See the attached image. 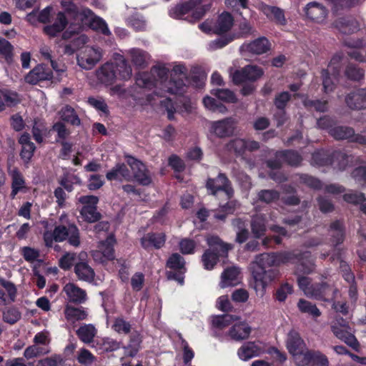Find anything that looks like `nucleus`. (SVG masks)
<instances>
[{
    "instance_id": "37",
    "label": "nucleus",
    "mask_w": 366,
    "mask_h": 366,
    "mask_svg": "<svg viewBox=\"0 0 366 366\" xmlns=\"http://www.w3.org/2000/svg\"><path fill=\"white\" fill-rule=\"evenodd\" d=\"M100 353L116 351L121 347V343L110 337H103L95 341L92 346Z\"/></svg>"
},
{
    "instance_id": "31",
    "label": "nucleus",
    "mask_w": 366,
    "mask_h": 366,
    "mask_svg": "<svg viewBox=\"0 0 366 366\" xmlns=\"http://www.w3.org/2000/svg\"><path fill=\"white\" fill-rule=\"evenodd\" d=\"M302 361L305 362L298 366H329L327 357L320 351H307Z\"/></svg>"
},
{
    "instance_id": "7",
    "label": "nucleus",
    "mask_w": 366,
    "mask_h": 366,
    "mask_svg": "<svg viewBox=\"0 0 366 366\" xmlns=\"http://www.w3.org/2000/svg\"><path fill=\"white\" fill-rule=\"evenodd\" d=\"M352 157L347 156L341 152H334L330 155L324 152H317L312 154V163L320 166L332 165L334 169L343 170Z\"/></svg>"
},
{
    "instance_id": "5",
    "label": "nucleus",
    "mask_w": 366,
    "mask_h": 366,
    "mask_svg": "<svg viewBox=\"0 0 366 366\" xmlns=\"http://www.w3.org/2000/svg\"><path fill=\"white\" fill-rule=\"evenodd\" d=\"M207 242L209 249L203 254L202 261L204 267L210 270L217 264L219 257L226 256L228 251L232 249V246L223 242L217 236L214 235L208 236Z\"/></svg>"
},
{
    "instance_id": "16",
    "label": "nucleus",
    "mask_w": 366,
    "mask_h": 366,
    "mask_svg": "<svg viewBox=\"0 0 366 366\" xmlns=\"http://www.w3.org/2000/svg\"><path fill=\"white\" fill-rule=\"evenodd\" d=\"M114 244L115 239L112 235L109 236L105 241L101 242L99 249L92 252L94 259L101 263L113 259L114 257Z\"/></svg>"
},
{
    "instance_id": "21",
    "label": "nucleus",
    "mask_w": 366,
    "mask_h": 366,
    "mask_svg": "<svg viewBox=\"0 0 366 366\" xmlns=\"http://www.w3.org/2000/svg\"><path fill=\"white\" fill-rule=\"evenodd\" d=\"M241 269L237 266L227 267L221 274L219 286L222 288L237 285L241 282Z\"/></svg>"
},
{
    "instance_id": "25",
    "label": "nucleus",
    "mask_w": 366,
    "mask_h": 366,
    "mask_svg": "<svg viewBox=\"0 0 366 366\" xmlns=\"http://www.w3.org/2000/svg\"><path fill=\"white\" fill-rule=\"evenodd\" d=\"M342 326V327H339L336 324H333L331 326L332 332L338 339L345 342L354 350H357L359 343L355 337L348 331L349 327L347 324H344Z\"/></svg>"
},
{
    "instance_id": "47",
    "label": "nucleus",
    "mask_w": 366,
    "mask_h": 366,
    "mask_svg": "<svg viewBox=\"0 0 366 366\" xmlns=\"http://www.w3.org/2000/svg\"><path fill=\"white\" fill-rule=\"evenodd\" d=\"M239 320V317L231 315H224L216 316L212 319V325L218 329H224L229 325H233L234 322Z\"/></svg>"
},
{
    "instance_id": "15",
    "label": "nucleus",
    "mask_w": 366,
    "mask_h": 366,
    "mask_svg": "<svg viewBox=\"0 0 366 366\" xmlns=\"http://www.w3.org/2000/svg\"><path fill=\"white\" fill-rule=\"evenodd\" d=\"M8 175L11 180L10 197L14 199L19 193H26L28 187L24 174L15 167H8Z\"/></svg>"
},
{
    "instance_id": "3",
    "label": "nucleus",
    "mask_w": 366,
    "mask_h": 366,
    "mask_svg": "<svg viewBox=\"0 0 366 366\" xmlns=\"http://www.w3.org/2000/svg\"><path fill=\"white\" fill-rule=\"evenodd\" d=\"M169 68L165 64H159L152 67L151 75L153 77L150 79V74L148 73H139L136 77V84L141 88H152V86H159L164 91L167 92L168 74Z\"/></svg>"
},
{
    "instance_id": "64",
    "label": "nucleus",
    "mask_w": 366,
    "mask_h": 366,
    "mask_svg": "<svg viewBox=\"0 0 366 366\" xmlns=\"http://www.w3.org/2000/svg\"><path fill=\"white\" fill-rule=\"evenodd\" d=\"M284 157L285 161L292 166L298 165L302 161V157L300 154L294 151H287L278 154V156Z\"/></svg>"
},
{
    "instance_id": "60",
    "label": "nucleus",
    "mask_w": 366,
    "mask_h": 366,
    "mask_svg": "<svg viewBox=\"0 0 366 366\" xmlns=\"http://www.w3.org/2000/svg\"><path fill=\"white\" fill-rule=\"evenodd\" d=\"M95 360L96 357L87 349L81 348L79 350L77 356V360L80 364L89 365L94 362Z\"/></svg>"
},
{
    "instance_id": "4",
    "label": "nucleus",
    "mask_w": 366,
    "mask_h": 366,
    "mask_svg": "<svg viewBox=\"0 0 366 366\" xmlns=\"http://www.w3.org/2000/svg\"><path fill=\"white\" fill-rule=\"evenodd\" d=\"M212 4V0H189L171 9L169 14L173 18L181 19L185 14L191 13L192 17L198 20L210 9Z\"/></svg>"
},
{
    "instance_id": "49",
    "label": "nucleus",
    "mask_w": 366,
    "mask_h": 366,
    "mask_svg": "<svg viewBox=\"0 0 366 366\" xmlns=\"http://www.w3.org/2000/svg\"><path fill=\"white\" fill-rule=\"evenodd\" d=\"M61 6L75 21H80V13L84 8L77 7L71 0H61Z\"/></svg>"
},
{
    "instance_id": "52",
    "label": "nucleus",
    "mask_w": 366,
    "mask_h": 366,
    "mask_svg": "<svg viewBox=\"0 0 366 366\" xmlns=\"http://www.w3.org/2000/svg\"><path fill=\"white\" fill-rule=\"evenodd\" d=\"M226 149L237 154H242L246 151V140L239 138L234 139L226 145Z\"/></svg>"
},
{
    "instance_id": "18",
    "label": "nucleus",
    "mask_w": 366,
    "mask_h": 366,
    "mask_svg": "<svg viewBox=\"0 0 366 366\" xmlns=\"http://www.w3.org/2000/svg\"><path fill=\"white\" fill-rule=\"evenodd\" d=\"M345 104L353 110L366 109V88L355 89L345 97Z\"/></svg>"
},
{
    "instance_id": "36",
    "label": "nucleus",
    "mask_w": 366,
    "mask_h": 366,
    "mask_svg": "<svg viewBox=\"0 0 366 366\" xmlns=\"http://www.w3.org/2000/svg\"><path fill=\"white\" fill-rule=\"evenodd\" d=\"M298 285L305 295L310 298L320 299L324 298L326 294L319 291V288H314L315 285L310 284V280L307 277H299Z\"/></svg>"
},
{
    "instance_id": "43",
    "label": "nucleus",
    "mask_w": 366,
    "mask_h": 366,
    "mask_svg": "<svg viewBox=\"0 0 366 366\" xmlns=\"http://www.w3.org/2000/svg\"><path fill=\"white\" fill-rule=\"evenodd\" d=\"M262 11L270 19L280 24H285L283 11L278 7L264 4L261 6Z\"/></svg>"
},
{
    "instance_id": "29",
    "label": "nucleus",
    "mask_w": 366,
    "mask_h": 366,
    "mask_svg": "<svg viewBox=\"0 0 366 366\" xmlns=\"http://www.w3.org/2000/svg\"><path fill=\"white\" fill-rule=\"evenodd\" d=\"M68 20L63 11H59L51 24L44 28V32L50 36H55L61 32L67 26Z\"/></svg>"
},
{
    "instance_id": "11",
    "label": "nucleus",
    "mask_w": 366,
    "mask_h": 366,
    "mask_svg": "<svg viewBox=\"0 0 366 366\" xmlns=\"http://www.w3.org/2000/svg\"><path fill=\"white\" fill-rule=\"evenodd\" d=\"M264 74L263 70L255 65H247L241 69H230L229 76L235 84L245 81H254Z\"/></svg>"
},
{
    "instance_id": "40",
    "label": "nucleus",
    "mask_w": 366,
    "mask_h": 366,
    "mask_svg": "<svg viewBox=\"0 0 366 366\" xmlns=\"http://www.w3.org/2000/svg\"><path fill=\"white\" fill-rule=\"evenodd\" d=\"M336 27L345 34L356 32L360 29L358 22L352 17L341 18L335 22Z\"/></svg>"
},
{
    "instance_id": "56",
    "label": "nucleus",
    "mask_w": 366,
    "mask_h": 366,
    "mask_svg": "<svg viewBox=\"0 0 366 366\" xmlns=\"http://www.w3.org/2000/svg\"><path fill=\"white\" fill-rule=\"evenodd\" d=\"M314 288H319V291L323 294H326L324 298H320V300L327 301L329 299H335L337 297L338 290L332 286L322 284L315 285Z\"/></svg>"
},
{
    "instance_id": "53",
    "label": "nucleus",
    "mask_w": 366,
    "mask_h": 366,
    "mask_svg": "<svg viewBox=\"0 0 366 366\" xmlns=\"http://www.w3.org/2000/svg\"><path fill=\"white\" fill-rule=\"evenodd\" d=\"M212 94L216 96L219 99L226 102L234 103L237 100L235 94L232 91L227 89H213Z\"/></svg>"
},
{
    "instance_id": "59",
    "label": "nucleus",
    "mask_w": 366,
    "mask_h": 366,
    "mask_svg": "<svg viewBox=\"0 0 366 366\" xmlns=\"http://www.w3.org/2000/svg\"><path fill=\"white\" fill-rule=\"evenodd\" d=\"M16 102V94L0 90V111L4 110L6 106H11Z\"/></svg>"
},
{
    "instance_id": "1",
    "label": "nucleus",
    "mask_w": 366,
    "mask_h": 366,
    "mask_svg": "<svg viewBox=\"0 0 366 366\" xmlns=\"http://www.w3.org/2000/svg\"><path fill=\"white\" fill-rule=\"evenodd\" d=\"M295 258H296L295 254L289 252L277 254L264 253L256 257L255 261L251 266V270L255 281L254 289L257 290V287H261L260 295H263L267 284L277 275V270L270 267L292 262Z\"/></svg>"
},
{
    "instance_id": "2",
    "label": "nucleus",
    "mask_w": 366,
    "mask_h": 366,
    "mask_svg": "<svg viewBox=\"0 0 366 366\" xmlns=\"http://www.w3.org/2000/svg\"><path fill=\"white\" fill-rule=\"evenodd\" d=\"M44 239L46 247H52L54 241H67L70 245L77 247L80 245L79 230L74 224L56 226L54 231L46 232Z\"/></svg>"
},
{
    "instance_id": "20",
    "label": "nucleus",
    "mask_w": 366,
    "mask_h": 366,
    "mask_svg": "<svg viewBox=\"0 0 366 366\" xmlns=\"http://www.w3.org/2000/svg\"><path fill=\"white\" fill-rule=\"evenodd\" d=\"M95 74L99 82L104 85L112 84L117 78L115 64L112 62H107L102 65L96 70Z\"/></svg>"
},
{
    "instance_id": "62",
    "label": "nucleus",
    "mask_w": 366,
    "mask_h": 366,
    "mask_svg": "<svg viewBox=\"0 0 366 366\" xmlns=\"http://www.w3.org/2000/svg\"><path fill=\"white\" fill-rule=\"evenodd\" d=\"M236 38L235 35L229 36L227 37H221L213 40L209 43V49L210 50H216L218 49H221L226 45H227L229 42L234 40Z\"/></svg>"
},
{
    "instance_id": "34",
    "label": "nucleus",
    "mask_w": 366,
    "mask_h": 366,
    "mask_svg": "<svg viewBox=\"0 0 366 366\" xmlns=\"http://www.w3.org/2000/svg\"><path fill=\"white\" fill-rule=\"evenodd\" d=\"M165 241L166 236L164 233H148L141 239V244L144 249H159L163 247Z\"/></svg>"
},
{
    "instance_id": "23",
    "label": "nucleus",
    "mask_w": 366,
    "mask_h": 366,
    "mask_svg": "<svg viewBox=\"0 0 366 366\" xmlns=\"http://www.w3.org/2000/svg\"><path fill=\"white\" fill-rule=\"evenodd\" d=\"M305 12L307 18L317 23L323 22L328 14L325 6L316 1L307 4Z\"/></svg>"
},
{
    "instance_id": "58",
    "label": "nucleus",
    "mask_w": 366,
    "mask_h": 366,
    "mask_svg": "<svg viewBox=\"0 0 366 366\" xmlns=\"http://www.w3.org/2000/svg\"><path fill=\"white\" fill-rule=\"evenodd\" d=\"M237 202L235 201H229L224 205L219 207V211L224 214L217 213L214 214L216 219L224 220L227 214L233 213L237 208Z\"/></svg>"
},
{
    "instance_id": "30",
    "label": "nucleus",
    "mask_w": 366,
    "mask_h": 366,
    "mask_svg": "<svg viewBox=\"0 0 366 366\" xmlns=\"http://www.w3.org/2000/svg\"><path fill=\"white\" fill-rule=\"evenodd\" d=\"M106 177L109 181L117 180L122 182L130 181L132 175L126 164H117L107 173Z\"/></svg>"
},
{
    "instance_id": "44",
    "label": "nucleus",
    "mask_w": 366,
    "mask_h": 366,
    "mask_svg": "<svg viewBox=\"0 0 366 366\" xmlns=\"http://www.w3.org/2000/svg\"><path fill=\"white\" fill-rule=\"evenodd\" d=\"M330 134L336 139H348L354 134V129L346 126H335L330 129Z\"/></svg>"
},
{
    "instance_id": "17",
    "label": "nucleus",
    "mask_w": 366,
    "mask_h": 366,
    "mask_svg": "<svg viewBox=\"0 0 366 366\" xmlns=\"http://www.w3.org/2000/svg\"><path fill=\"white\" fill-rule=\"evenodd\" d=\"M207 187L212 192V194H215L219 191L224 192L227 199H230L234 192L229 179L222 173H219L215 179H209L207 182Z\"/></svg>"
},
{
    "instance_id": "24",
    "label": "nucleus",
    "mask_w": 366,
    "mask_h": 366,
    "mask_svg": "<svg viewBox=\"0 0 366 366\" xmlns=\"http://www.w3.org/2000/svg\"><path fill=\"white\" fill-rule=\"evenodd\" d=\"M252 332L251 327L239 319L234 322L228 331V336L233 340L241 341L247 339Z\"/></svg>"
},
{
    "instance_id": "39",
    "label": "nucleus",
    "mask_w": 366,
    "mask_h": 366,
    "mask_svg": "<svg viewBox=\"0 0 366 366\" xmlns=\"http://www.w3.org/2000/svg\"><path fill=\"white\" fill-rule=\"evenodd\" d=\"M76 333L81 342L90 344L94 342L97 330L92 324H84L77 329Z\"/></svg>"
},
{
    "instance_id": "26",
    "label": "nucleus",
    "mask_w": 366,
    "mask_h": 366,
    "mask_svg": "<svg viewBox=\"0 0 366 366\" xmlns=\"http://www.w3.org/2000/svg\"><path fill=\"white\" fill-rule=\"evenodd\" d=\"M236 122L232 118H227L212 123V129L214 133L220 137L232 135L235 129Z\"/></svg>"
},
{
    "instance_id": "6",
    "label": "nucleus",
    "mask_w": 366,
    "mask_h": 366,
    "mask_svg": "<svg viewBox=\"0 0 366 366\" xmlns=\"http://www.w3.org/2000/svg\"><path fill=\"white\" fill-rule=\"evenodd\" d=\"M103 50L97 46H84L76 54V64L82 69L91 70L102 60Z\"/></svg>"
},
{
    "instance_id": "42",
    "label": "nucleus",
    "mask_w": 366,
    "mask_h": 366,
    "mask_svg": "<svg viewBox=\"0 0 366 366\" xmlns=\"http://www.w3.org/2000/svg\"><path fill=\"white\" fill-rule=\"evenodd\" d=\"M87 312L83 307H74L67 305L64 310V316L68 322L74 323L75 322L86 320Z\"/></svg>"
},
{
    "instance_id": "14",
    "label": "nucleus",
    "mask_w": 366,
    "mask_h": 366,
    "mask_svg": "<svg viewBox=\"0 0 366 366\" xmlns=\"http://www.w3.org/2000/svg\"><path fill=\"white\" fill-rule=\"evenodd\" d=\"M127 163L133 172V176L135 179L142 185H149L151 182V176L146 166L136 158L126 155Z\"/></svg>"
},
{
    "instance_id": "10",
    "label": "nucleus",
    "mask_w": 366,
    "mask_h": 366,
    "mask_svg": "<svg viewBox=\"0 0 366 366\" xmlns=\"http://www.w3.org/2000/svg\"><path fill=\"white\" fill-rule=\"evenodd\" d=\"M188 82L187 69L183 64L174 66L171 79L167 86V92L170 94H181Z\"/></svg>"
},
{
    "instance_id": "50",
    "label": "nucleus",
    "mask_w": 366,
    "mask_h": 366,
    "mask_svg": "<svg viewBox=\"0 0 366 366\" xmlns=\"http://www.w3.org/2000/svg\"><path fill=\"white\" fill-rule=\"evenodd\" d=\"M297 307L302 312L307 313L314 317L321 315V312L316 305L305 300L300 299L297 303Z\"/></svg>"
},
{
    "instance_id": "13",
    "label": "nucleus",
    "mask_w": 366,
    "mask_h": 366,
    "mask_svg": "<svg viewBox=\"0 0 366 366\" xmlns=\"http://www.w3.org/2000/svg\"><path fill=\"white\" fill-rule=\"evenodd\" d=\"M80 21L83 24L89 26L93 30L109 35L111 32L107 23L100 17L97 16L89 9H83L80 13Z\"/></svg>"
},
{
    "instance_id": "55",
    "label": "nucleus",
    "mask_w": 366,
    "mask_h": 366,
    "mask_svg": "<svg viewBox=\"0 0 366 366\" xmlns=\"http://www.w3.org/2000/svg\"><path fill=\"white\" fill-rule=\"evenodd\" d=\"M258 199L265 203H271L280 198V193L274 189H263L257 194Z\"/></svg>"
},
{
    "instance_id": "8",
    "label": "nucleus",
    "mask_w": 366,
    "mask_h": 366,
    "mask_svg": "<svg viewBox=\"0 0 366 366\" xmlns=\"http://www.w3.org/2000/svg\"><path fill=\"white\" fill-rule=\"evenodd\" d=\"M286 347L293 357L297 365L304 364L305 362L302 361V358L305 357L306 352L309 350L306 348L305 343L299 333L295 330H292L288 332Z\"/></svg>"
},
{
    "instance_id": "45",
    "label": "nucleus",
    "mask_w": 366,
    "mask_h": 366,
    "mask_svg": "<svg viewBox=\"0 0 366 366\" xmlns=\"http://www.w3.org/2000/svg\"><path fill=\"white\" fill-rule=\"evenodd\" d=\"M252 232L255 237L262 236L266 230L265 218L262 214H256L252 217L251 222Z\"/></svg>"
},
{
    "instance_id": "22",
    "label": "nucleus",
    "mask_w": 366,
    "mask_h": 366,
    "mask_svg": "<svg viewBox=\"0 0 366 366\" xmlns=\"http://www.w3.org/2000/svg\"><path fill=\"white\" fill-rule=\"evenodd\" d=\"M63 291L65 292L69 302L82 304L87 300L86 291L73 282L66 284L64 286Z\"/></svg>"
},
{
    "instance_id": "12",
    "label": "nucleus",
    "mask_w": 366,
    "mask_h": 366,
    "mask_svg": "<svg viewBox=\"0 0 366 366\" xmlns=\"http://www.w3.org/2000/svg\"><path fill=\"white\" fill-rule=\"evenodd\" d=\"M78 201L84 206L80 210V214L84 219L92 223L101 218V214L97 210V204L99 202L97 197L94 195L81 196Z\"/></svg>"
},
{
    "instance_id": "63",
    "label": "nucleus",
    "mask_w": 366,
    "mask_h": 366,
    "mask_svg": "<svg viewBox=\"0 0 366 366\" xmlns=\"http://www.w3.org/2000/svg\"><path fill=\"white\" fill-rule=\"evenodd\" d=\"M112 328L118 333L128 334L131 330V325L122 318L115 319Z\"/></svg>"
},
{
    "instance_id": "54",
    "label": "nucleus",
    "mask_w": 366,
    "mask_h": 366,
    "mask_svg": "<svg viewBox=\"0 0 366 366\" xmlns=\"http://www.w3.org/2000/svg\"><path fill=\"white\" fill-rule=\"evenodd\" d=\"M79 262V255L76 253H66L59 259V267L64 269H69L73 265L75 266L76 263Z\"/></svg>"
},
{
    "instance_id": "35",
    "label": "nucleus",
    "mask_w": 366,
    "mask_h": 366,
    "mask_svg": "<svg viewBox=\"0 0 366 366\" xmlns=\"http://www.w3.org/2000/svg\"><path fill=\"white\" fill-rule=\"evenodd\" d=\"M262 352V348L258 343L248 342L239 349L238 355L241 360L247 361L252 357L259 356Z\"/></svg>"
},
{
    "instance_id": "57",
    "label": "nucleus",
    "mask_w": 366,
    "mask_h": 366,
    "mask_svg": "<svg viewBox=\"0 0 366 366\" xmlns=\"http://www.w3.org/2000/svg\"><path fill=\"white\" fill-rule=\"evenodd\" d=\"M204 107L212 112H218L224 114L227 112V108L222 104H218L216 100L210 97H206L203 99Z\"/></svg>"
},
{
    "instance_id": "9",
    "label": "nucleus",
    "mask_w": 366,
    "mask_h": 366,
    "mask_svg": "<svg viewBox=\"0 0 366 366\" xmlns=\"http://www.w3.org/2000/svg\"><path fill=\"white\" fill-rule=\"evenodd\" d=\"M341 56L335 55L330 60L327 68L322 69L321 76L325 92L333 91L340 71Z\"/></svg>"
},
{
    "instance_id": "32",
    "label": "nucleus",
    "mask_w": 366,
    "mask_h": 366,
    "mask_svg": "<svg viewBox=\"0 0 366 366\" xmlns=\"http://www.w3.org/2000/svg\"><path fill=\"white\" fill-rule=\"evenodd\" d=\"M233 25V16L228 12H223L218 16L213 26V33L216 34H224L229 31Z\"/></svg>"
},
{
    "instance_id": "28",
    "label": "nucleus",
    "mask_w": 366,
    "mask_h": 366,
    "mask_svg": "<svg viewBox=\"0 0 366 366\" xmlns=\"http://www.w3.org/2000/svg\"><path fill=\"white\" fill-rule=\"evenodd\" d=\"M51 78L52 72L49 69L38 65L25 76V81L31 84H36L39 81L49 80Z\"/></svg>"
},
{
    "instance_id": "33",
    "label": "nucleus",
    "mask_w": 366,
    "mask_h": 366,
    "mask_svg": "<svg viewBox=\"0 0 366 366\" xmlns=\"http://www.w3.org/2000/svg\"><path fill=\"white\" fill-rule=\"evenodd\" d=\"M127 55L132 64L137 68H144L150 61L149 54L140 49H131L127 51Z\"/></svg>"
},
{
    "instance_id": "51",
    "label": "nucleus",
    "mask_w": 366,
    "mask_h": 366,
    "mask_svg": "<svg viewBox=\"0 0 366 366\" xmlns=\"http://www.w3.org/2000/svg\"><path fill=\"white\" fill-rule=\"evenodd\" d=\"M53 11V7L48 6L41 10L40 12L35 13L32 12L27 16L28 21H32L34 16H36L38 21L41 23H47L50 20L51 13Z\"/></svg>"
},
{
    "instance_id": "38",
    "label": "nucleus",
    "mask_w": 366,
    "mask_h": 366,
    "mask_svg": "<svg viewBox=\"0 0 366 366\" xmlns=\"http://www.w3.org/2000/svg\"><path fill=\"white\" fill-rule=\"evenodd\" d=\"M112 63L115 64V71L117 78L123 80L130 79L132 74V70L124 56L118 55Z\"/></svg>"
},
{
    "instance_id": "61",
    "label": "nucleus",
    "mask_w": 366,
    "mask_h": 366,
    "mask_svg": "<svg viewBox=\"0 0 366 366\" xmlns=\"http://www.w3.org/2000/svg\"><path fill=\"white\" fill-rule=\"evenodd\" d=\"M343 199L347 203L360 205L365 200L363 193L356 192H350L344 194Z\"/></svg>"
},
{
    "instance_id": "19",
    "label": "nucleus",
    "mask_w": 366,
    "mask_h": 366,
    "mask_svg": "<svg viewBox=\"0 0 366 366\" xmlns=\"http://www.w3.org/2000/svg\"><path fill=\"white\" fill-rule=\"evenodd\" d=\"M86 254L80 253L79 254V262L74 266V272L79 280L87 282L94 281L95 273L94 269L84 261Z\"/></svg>"
},
{
    "instance_id": "27",
    "label": "nucleus",
    "mask_w": 366,
    "mask_h": 366,
    "mask_svg": "<svg viewBox=\"0 0 366 366\" xmlns=\"http://www.w3.org/2000/svg\"><path fill=\"white\" fill-rule=\"evenodd\" d=\"M269 49L270 44L265 37H260L250 43L243 44L240 47L241 51H248L256 54H264Z\"/></svg>"
},
{
    "instance_id": "41",
    "label": "nucleus",
    "mask_w": 366,
    "mask_h": 366,
    "mask_svg": "<svg viewBox=\"0 0 366 366\" xmlns=\"http://www.w3.org/2000/svg\"><path fill=\"white\" fill-rule=\"evenodd\" d=\"M345 44L352 49L347 51V54L360 62H366V49L362 48V42L357 41L355 42L345 41Z\"/></svg>"
},
{
    "instance_id": "46",
    "label": "nucleus",
    "mask_w": 366,
    "mask_h": 366,
    "mask_svg": "<svg viewBox=\"0 0 366 366\" xmlns=\"http://www.w3.org/2000/svg\"><path fill=\"white\" fill-rule=\"evenodd\" d=\"M330 234L332 237V244L338 245L344 240L342 224L340 221L333 222L330 227Z\"/></svg>"
},
{
    "instance_id": "48",
    "label": "nucleus",
    "mask_w": 366,
    "mask_h": 366,
    "mask_svg": "<svg viewBox=\"0 0 366 366\" xmlns=\"http://www.w3.org/2000/svg\"><path fill=\"white\" fill-rule=\"evenodd\" d=\"M59 116L63 121L69 122L72 125L80 124L79 118L76 114L74 109L69 106L64 107L59 112Z\"/></svg>"
}]
</instances>
